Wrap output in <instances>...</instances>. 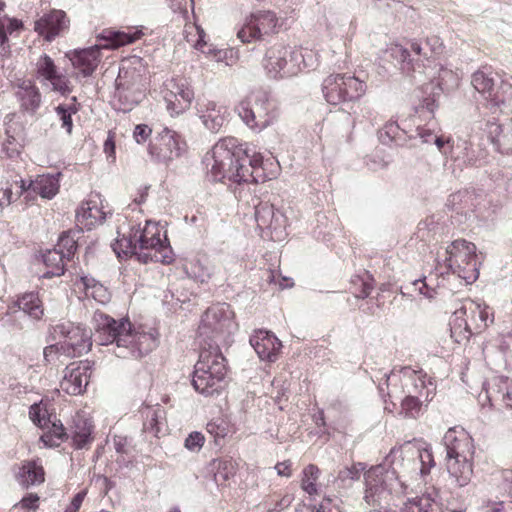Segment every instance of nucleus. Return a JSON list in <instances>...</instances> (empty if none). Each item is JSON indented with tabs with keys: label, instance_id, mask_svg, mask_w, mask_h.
<instances>
[{
	"label": "nucleus",
	"instance_id": "f257e3e1",
	"mask_svg": "<svg viewBox=\"0 0 512 512\" xmlns=\"http://www.w3.org/2000/svg\"><path fill=\"white\" fill-rule=\"evenodd\" d=\"M396 480L393 487L396 496H408L435 466L431 447L423 441H407L390 452Z\"/></svg>",
	"mask_w": 512,
	"mask_h": 512
},
{
	"label": "nucleus",
	"instance_id": "f03ea898",
	"mask_svg": "<svg viewBox=\"0 0 512 512\" xmlns=\"http://www.w3.org/2000/svg\"><path fill=\"white\" fill-rule=\"evenodd\" d=\"M96 337L100 345L115 343L114 353L119 358H141L157 346L151 333L132 330L127 319L115 320L103 312H95Z\"/></svg>",
	"mask_w": 512,
	"mask_h": 512
},
{
	"label": "nucleus",
	"instance_id": "7ed1b4c3",
	"mask_svg": "<svg viewBox=\"0 0 512 512\" xmlns=\"http://www.w3.org/2000/svg\"><path fill=\"white\" fill-rule=\"evenodd\" d=\"M242 153L235 138L221 139L204 158L208 175L213 181L228 180L239 185L256 181L257 176L245 165L248 159L241 157Z\"/></svg>",
	"mask_w": 512,
	"mask_h": 512
},
{
	"label": "nucleus",
	"instance_id": "20e7f679",
	"mask_svg": "<svg viewBox=\"0 0 512 512\" xmlns=\"http://www.w3.org/2000/svg\"><path fill=\"white\" fill-rule=\"evenodd\" d=\"M319 64L316 51L307 48L274 44L269 47L262 60V66L271 78L293 77L306 69H315Z\"/></svg>",
	"mask_w": 512,
	"mask_h": 512
},
{
	"label": "nucleus",
	"instance_id": "39448f33",
	"mask_svg": "<svg viewBox=\"0 0 512 512\" xmlns=\"http://www.w3.org/2000/svg\"><path fill=\"white\" fill-rule=\"evenodd\" d=\"M463 429L450 428L444 435L446 469L452 484L464 487L471 481L473 445Z\"/></svg>",
	"mask_w": 512,
	"mask_h": 512
},
{
	"label": "nucleus",
	"instance_id": "423d86ee",
	"mask_svg": "<svg viewBox=\"0 0 512 512\" xmlns=\"http://www.w3.org/2000/svg\"><path fill=\"white\" fill-rule=\"evenodd\" d=\"M227 374L226 360L219 347L203 348L195 364L192 378L194 389L205 396L219 392Z\"/></svg>",
	"mask_w": 512,
	"mask_h": 512
},
{
	"label": "nucleus",
	"instance_id": "0eeeda50",
	"mask_svg": "<svg viewBox=\"0 0 512 512\" xmlns=\"http://www.w3.org/2000/svg\"><path fill=\"white\" fill-rule=\"evenodd\" d=\"M493 322L490 308L473 300H466L450 320L451 337L458 344L466 343L473 334L480 333Z\"/></svg>",
	"mask_w": 512,
	"mask_h": 512
},
{
	"label": "nucleus",
	"instance_id": "6e6552de",
	"mask_svg": "<svg viewBox=\"0 0 512 512\" xmlns=\"http://www.w3.org/2000/svg\"><path fill=\"white\" fill-rule=\"evenodd\" d=\"M134 241L139 244L138 259L143 263L160 262L170 264L174 254L168 242L166 232L158 223L147 220L143 228H132Z\"/></svg>",
	"mask_w": 512,
	"mask_h": 512
},
{
	"label": "nucleus",
	"instance_id": "1a4fd4ad",
	"mask_svg": "<svg viewBox=\"0 0 512 512\" xmlns=\"http://www.w3.org/2000/svg\"><path fill=\"white\" fill-rule=\"evenodd\" d=\"M236 327L230 306L220 303L205 311L198 327V336L203 342L211 341L210 344L219 347V344L227 343Z\"/></svg>",
	"mask_w": 512,
	"mask_h": 512
},
{
	"label": "nucleus",
	"instance_id": "9d476101",
	"mask_svg": "<svg viewBox=\"0 0 512 512\" xmlns=\"http://www.w3.org/2000/svg\"><path fill=\"white\" fill-rule=\"evenodd\" d=\"M324 98L329 104L356 102L367 92L364 80L350 74H331L322 83Z\"/></svg>",
	"mask_w": 512,
	"mask_h": 512
},
{
	"label": "nucleus",
	"instance_id": "9b49d317",
	"mask_svg": "<svg viewBox=\"0 0 512 512\" xmlns=\"http://www.w3.org/2000/svg\"><path fill=\"white\" fill-rule=\"evenodd\" d=\"M446 255V265L454 274L468 284L478 279L479 269L474 243L457 239L446 247Z\"/></svg>",
	"mask_w": 512,
	"mask_h": 512
},
{
	"label": "nucleus",
	"instance_id": "f8f14e48",
	"mask_svg": "<svg viewBox=\"0 0 512 512\" xmlns=\"http://www.w3.org/2000/svg\"><path fill=\"white\" fill-rule=\"evenodd\" d=\"M396 378L401 382V389L396 384H392L389 390V396L394 398H401L402 395L417 396L424 400H430L434 396L436 386L432 379L427 376L422 370H413L409 367H404L397 375L394 371L388 377V381H395Z\"/></svg>",
	"mask_w": 512,
	"mask_h": 512
},
{
	"label": "nucleus",
	"instance_id": "ddd939ff",
	"mask_svg": "<svg viewBox=\"0 0 512 512\" xmlns=\"http://www.w3.org/2000/svg\"><path fill=\"white\" fill-rule=\"evenodd\" d=\"M237 111L246 125L257 131L265 129L277 118L275 105L264 93L251 95L239 104Z\"/></svg>",
	"mask_w": 512,
	"mask_h": 512
},
{
	"label": "nucleus",
	"instance_id": "4468645a",
	"mask_svg": "<svg viewBox=\"0 0 512 512\" xmlns=\"http://www.w3.org/2000/svg\"><path fill=\"white\" fill-rule=\"evenodd\" d=\"M365 478V501L372 506L381 504L389 494H395V472L389 471L383 465L371 467L364 474Z\"/></svg>",
	"mask_w": 512,
	"mask_h": 512
},
{
	"label": "nucleus",
	"instance_id": "2eb2a0df",
	"mask_svg": "<svg viewBox=\"0 0 512 512\" xmlns=\"http://www.w3.org/2000/svg\"><path fill=\"white\" fill-rule=\"evenodd\" d=\"M54 334L60 339L66 357L81 356L92 346L91 330L69 321L56 325Z\"/></svg>",
	"mask_w": 512,
	"mask_h": 512
},
{
	"label": "nucleus",
	"instance_id": "dca6fc26",
	"mask_svg": "<svg viewBox=\"0 0 512 512\" xmlns=\"http://www.w3.org/2000/svg\"><path fill=\"white\" fill-rule=\"evenodd\" d=\"M186 150V142L176 131L164 128L151 140L148 153L155 162L168 165Z\"/></svg>",
	"mask_w": 512,
	"mask_h": 512
},
{
	"label": "nucleus",
	"instance_id": "f3484780",
	"mask_svg": "<svg viewBox=\"0 0 512 512\" xmlns=\"http://www.w3.org/2000/svg\"><path fill=\"white\" fill-rule=\"evenodd\" d=\"M278 18L272 11H257L247 16L237 31L242 43H253L277 31Z\"/></svg>",
	"mask_w": 512,
	"mask_h": 512
},
{
	"label": "nucleus",
	"instance_id": "a211bd4d",
	"mask_svg": "<svg viewBox=\"0 0 512 512\" xmlns=\"http://www.w3.org/2000/svg\"><path fill=\"white\" fill-rule=\"evenodd\" d=\"M35 73L37 79L44 86H50L52 91L62 95L72 91L69 79L58 71L53 59L47 54H43L38 58L35 64Z\"/></svg>",
	"mask_w": 512,
	"mask_h": 512
},
{
	"label": "nucleus",
	"instance_id": "6ab92c4d",
	"mask_svg": "<svg viewBox=\"0 0 512 512\" xmlns=\"http://www.w3.org/2000/svg\"><path fill=\"white\" fill-rule=\"evenodd\" d=\"M164 99L171 115H179L187 110L194 98V92L183 78H172L165 84Z\"/></svg>",
	"mask_w": 512,
	"mask_h": 512
},
{
	"label": "nucleus",
	"instance_id": "aec40b11",
	"mask_svg": "<svg viewBox=\"0 0 512 512\" xmlns=\"http://www.w3.org/2000/svg\"><path fill=\"white\" fill-rule=\"evenodd\" d=\"M401 512H462V510L444 505L440 492L435 487L427 488L424 493L407 497Z\"/></svg>",
	"mask_w": 512,
	"mask_h": 512
},
{
	"label": "nucleus",
	"instance_id": "412c9836",
	"mask_svg": "<svg viewBox=\"0 0 512 512\" xmlns=\"http://www.w3.org/2000/svg\"><path fill=\"white\" fill-rule=\"evenodd\" d=\"M91 366L88 361L73 362L65 370L60 388L70 395L82 394L91 378Z\"/></svg>",
	"mask_w": 512,
	"mask_h": 512
},
{
	"label": "nucleus",
	"instance_id": "4be33fe9",
	"mask_svg": "<svg viewBox=\"0 0 512 512\" xmlns=\"http://www.w3.org/2000/svg\"><path fill=\"white\" fill-rule=\"evenodd\" d=\"M70 19L63 10L53 9L35 21L34 30L46 41L51 42L66 32Z\"/></svg>",
	"mask_w": 512,
	"mask_h": 512
},
{
	"label": "nucleus",
	"instance_id": "5701e85b",
	"mask_svg": "<svg viewBox=\"0 0 512 512\" xmlns=\"http://www.w3.org/2000/svg\"><path fill=\"white\" fill-rule=\"evenodd\" d=\"M101 45H93L84 49H75L66 53L75 70V77H90L101 61Z\"/></svg>",
	"mask_w": 512,
	"mask_h": 512
},
{
	"label": "nucleus",
	"instance_id": "b1692460",
	"mask_svg": "<svg viewBox=\"0 0 512 512\" xmlns=\"http://www.w3.org/2000/svg\"><path fill=\"white\" fill-rule=\"evenodd\" d=\"M250 344L261 360L276 361L282 347L279 339L268 331L258 330L250 338Z\"/></svg>",
	"mask_w": 512,
	"mask_h": 512
},
{
	"label": "nucleus",
	"instance_id": "393cba45",
	"mask_svg": "<svg viewBox=\"0 0 512 512\" xmlns=\"http://www.w3.org/2000/svg\"><path fill=\"white\" fill-rule=\"evenodd\" d=\"M198 114L207 129L218 132L226 122L229 112L226 106L206 100L198 104Z\"/></svg>",
	"mask_w": 512,
	"mask_h": 512
},
{
	"label": "nucleus",
	"instance_id": "a878e982",
	"mask_svg": "<svg viewBox=\"0 0 512 512\" xmlns=\"http://www.w3.org/2000/svg\"><path fill=\"white\" fill-rule=\"evenodd\" d=\"M14 94L22 110L34 113L41 105V93L31 79H19Z\"/></svg>",
	"mask_w": 512,
	"mask_h": 512
},
{
	"label": "nucleus",
	"instance_id": "bb28decb",
	"mask_svg": "<svg viewBox=\"0 0 512 512\" xmlns=\"http://www.w3.org/2000/svg\"><path fill=\"white\" fill-rule=\"evenodd\" d=\"M105 219V213L97 199H89L81 203L76 210V222L81 229L91 230Z\"/></svg>",
	"mask_w": 512,
	"mask_h": 512
},
{
	"label": "nucleus",
	"instance_id": "cd10ccee",
	"mask_svg": "<svg viewBox=\"0 0 512 512\" xmlns=\"http://www.w3.org/2000/svg\"><path fill=\"white\" fill-rule=\"evenodd\" d=\"M16 308L35 321L41 320L44 316L43 302L38 293L35 292H26L19 295L16 301L9 306V310L11 313H15Z\"/></svg>",
	"mask_w": 512,
	"mask_h": 512
},
{
	"label": "nucleus",
	"instance_id": "c85d7f7f",
	"mask_svg": "<svg viewBox=\"0 0 512 512\" xmlns=\"http://www.w3.org/2000/svg\"><path fill=\"white\" fill-rule=\"evenodd\" d=\"M143 35L144 33L139 28H134L133 31L129 32L105 29L97 35V39L106 42V44L101 46L102 48L114 50L136 42L141 39Z\"/></svg>",
	"mask_w": 512,
	"mask_h": 512
},
{
	"label": "nucleus",
	"instance_id": "c756f323",
	"mask_svg": "<svg viewBox=\"0 0 512 512\" xmlns=\"http://www.w3.org/2000/svg\"><path fill=\"white\" fill-rule=\"evenodd\" d=\"M255 219L258 227L269 228L274 231L281 230L286 225L285 216L276 211L272 204L260 203L255 208Z\"/></svg>",
	"mask_w": 512,
	"mask_h": 512
},
{
	"label": "nucleus",
	"instance_id": "7c9ffc66",
	"mask_svg": "<svg viewBox=\"0 0 512 512\" xmlns=\"http://www.w3.org/2000/svg\"><path fill=\"white\" fill-rule=\"evenodd\" d=\"M144 67L139 57L124 60L119 69L117 81L121 86H134L143 78Z\"/></svg>",
	"mask_w": 512,
	"mask_h": 512
},
{
	"label": "nucleus",
	"instance_id": "2f4dec72",
	"mask_svg": "<svg viewBox=\"0 0 512 512\" xmlns=\"http://www.w3.org/2000/svg\"><path fill=\"white\" fill-rule=\"evenodd\" d=\"M16 479L23 488L40 485L45 481L44 469L35 461H25L19 468Z\"/></svg>",
	"mask_w": 512,
	"mask_h": 512
},
{
	"label": "nucleus",
	"instance_id": "473e14b6",
	"mask_svg": "<svg viewBox=\"0 0 512 512\" xmlns=\"http://www.w3.org/2000/svg\"><path fill=\"white\" fill-rule=\"evenodd\" d=\"M487 394L489 401H500L506 407L512 408V380L508 377L494 378Z\"/></svg>",
	"mask_w": 512,
	"mask_h": 512
},
{
	"label": "nucleus",
	"instance_id": "72a5a7b5",
	"mask_svg": "<svg viewBox=\"0 0 512 512\" xmlns=\"http://www.w3.org/2000/svg\"><path fill=\"white\" fill-rule=\"evenodd\" d=\"M75 285L79 289L84 290L86 297L93 298L101 304H105L110 300V293L108 289L93 278L88 276L81 277L75 282Z\"/></svg>",
	"mask_w": 512,
	"mask_h": 512
},
{
	"label": "nucleus",
	"instance_id": "f704fd0d",
	"mask_svg": "<svg viewBox=\"0 0 512 512\" xmlns=\"http://www.w3.org/2000/svg\"><path fill=\"white\" fill-rule=\"evenodd\" d=\"M58 175H39L31 181L29 187L33 192L39 194L42 198L52 199L59 191Z\"/></svg>",
	"mask_w": 512,
	"mask_h": 512
},
{
	"label": "nucleus",
	"instance_id": "c9c22d12",
	"mask_svg": "<svg viewBox=\"0 0 512 512\" xmlns=\"http://www.w3.org/2000/svg\"><path fill=\"white\" fill-rule=\"evenodd\" d=\"M43 263L47 271L43 274L44 278L61 276L64 273V252L58 249L47 250L42 255Z\"/></svg>",
	"mask_w": 512,
	"mask_h": 512
},
{
	"label": "nucleus",
	"instance_id": "e433bc0d",
	"mask_svg": "<svg viewBox=\"0 0 512 512\" xmlns=\"http://www.w3.org/2000/svg\"><path fill=\"white\" fill-rule=\"evenodd\" d=\"M320 476V469L314 465L309 464L302 471L301 488L310 496L320 494V485L317 483Z\"/></svg>",
	"mask_w": 512,
	"mask_h": 512
},
{
	"label": "nucleus",
	"instance_id": "4c0bfd02",
	"mask_svg": "<svg viewBox=\"0 0 512 512\" xmlns=\"http://www.w3.org/2000/svg\"><path fill=\"white\" fill-rule=\"evenodd\" d=\"M92 425L87 419L78 418L75 421L73 442L77 449L87 447L92 441Z\"/></svg>",
	"mask_w": 512,
	"mask_h": 512
},
{
	"label": "nucleus",
	"instance_id": "58836bf2",
	"mask_svg": "<svg viewBox=\"0 0 512 512\" xmlns=\"http://www.w3.org/2000/svg\"><path fill=\"white\" fill-rule=\"evenodd\" d=\"M47 428V432H45L40 440L44 443L47 447H57L60 445V443L65 439L66 433L65 429L60 421H54L47 423V425L44 427Z\"/></svg>",
	"mask_w": 512,
	"mask_h": 512
},
{
	"label": "nucleus",
	"instance_id": "ea45409f",
	"mask_svg": "<svg viewBox=\"0 0 512 512\" xmlns=\"http://www.w3.org/2000/svg\"><path fill=\"white\" fill-rule=\"evenodd\" d=\"M55 111L61 121V127L70 135L73 129L72 116L79 111V104L76 101V97H73L69 104L58 105Z\"/></svg>",
	"mask_w": 512,
	"mask_h": 512
},
{
	"label": "nucleus",
	"instance_id": "a19ab883",
	"mask_svg": "<svg viewBox=\"0 0 512 512\" xmlns=\"http://www.w3.org/2000/svg\"><path fill=\"white\" fill-rule=\"evenodd\" d=\"M185 40L196 50L204 52L207 46L204 30L195 23H186L183 30Z\"/></svg>",
	"mask_w": 512,
	"mask_h": 512
},
{
	"label": "nucleus",
	"instance_id": "79ce46f5",
	"mask_svg": "<svg viewBox=\"0 0 512 512\" xmlns=\"http://www.w3.org/2000/svg\"><path fill=\"white\" fill-rule=\"evenodd\" d=\"M496 143L504 153H512V118L495 128Z\"/></svg>",
	"mask_w": 512,
	"mask_h": 512
},
{
	"label": "nucleus",
	"instance_id": "37998d69",
	"mask_svg": "<svg viewBox=\"0 0 512 512\" xmlns=\"http://www.w3.org/2000/svg\"><path fill=\"white\" fill-rule=\"evenodd\" d=\"M460 80L461 75L457 71L441 68L437 78V87L442 92H449L459 86Z\"/></svg>",
	"mask_w": 512,
	"mask_h": 512
},
{
	"label": "nucleus",
	"instance_id": "c03bdc74",
	"mask_svg": "<svg viewBox=\"0 0 512 512\" xmlns=\"http://www.w3.org/2000/svg\"><path fill=\"white\" fill-rule=\"evenodd\" d=\"M473 87L486 99H491L492 97V91L494 87V79L491 76V74H488L484 71H476L472 75V81H471Z\"/></svg>",
	"mask_w": 512,
	"mask_h": 512
},
{
	"label": "nucleus",
	"instance_id": "a18cd8bd",
	"mask_svg": "<svg viewBox=\"0 0 512 512\" xmlns=\"http://www.w3.org/2000/svg\"><path fill=\"white\" fill-rule=\"evenodd\" d=\"M427 401L428 400L417 398V396L403 395L400 414L404 415V417L415 419L419 417L423 403Z\"/></svg>",
	"mask_w": 512,
	"mask_h": 512
},
{
	"label": "nucleus",
	"instance_id": "49530a36",
	"mask_svg": "<svg viewBox=\"0 0 512 512\" xmlns=\"http://www.w3.org/2000/svg\"><path fill=\"white\" fill-rule=\"evenodd\" d=\"M433 140L439 151L442 154L449 156L453 161H457L460 159V155H456L455 153L456 148H462L463 150H467L468 148V144L466 141H459L455 145L454 141H452L451 138L443 140L442 137L434 136Z\"/></svg>",
	"mask_w": 512,
	"mask_h": 512
},
{
	"label": "nucleus",
	"instance_id": "de8ad7c7",
	"mask_svg": "<svg viewBox=\"0 0 512 512\" xmlns=\"http://www.w3.org/2000/svg\"><path fill=\"white\" fill-rule=\"evenodd\" d=\"M114 252L118 257H121V254L125 256L131 254H139V244L134 241V232L131 229L128 237L123 236L121 239H117L116 243L112 245Z\"/></svg>",
	"mask_w": 512,
	"mask_h": 512
},
{
	"label": "nucleus",
	"instance_id": "09e8293b",
	"mask_svg": "<svg viewBox=\"0 0 512 512\" xmlns=\"http://www.w3.org/2000/svg\"><path fill=\"white\" fill-rule=\"evenodd\" d=\"M410 52L401 45L391 44L384 51V59L391 61L395 66L408 60Z\"/></svg>",
	"mask_w": 512,
	"mask_h": 512
},
{
	"label": "nucleus",
	"instance_id": "8fccbe9b",
	"mask_svg": "<svg viewBox=\"0 0 512 512\" xmlns=\"http://www.w3.org/2000/svg\"><path fill=\"white\" fill-rule=\"evenodd\" d=\"M243 153L241 154V157H247V162L245 165L249 168L250 172H252L255 176H257V180L255 182H258L260 178L259 174V168L261 167L263 163V156L261 153L256 151H251L248 147L242 148ZM252 181L251 183H253Z\"/></svg>",
	"mask_w": 512,
	"mask_h": 512
},
{
	"label": "nucleus",
	"instance_id": "3c124183",
	"mask_svg": "<svg viewBox=\"0 0 512 512\" xmlns=\"http://www.w3.org/2000/svg\"><path fill=\"white\" fill-rule=\"evenodd\" d=\"M29 417L34 424L41 428H44L50 420L46 406L42 402L31 405Z\"/></svg>",
	"mask_w": 512,
	"mask_h": 512
},
{
	"label": "nucleus",
	"instance_id": "603ef678",
	"mask_svg": "<svg viewBox=\"0 0 512 512\" xmlns=\"http://www.w3.org/2000/svg\"><path fill=\"white\" fill-rule=\"evenodd\" d=\"M22 27V23L17 19H11L7 17L0 18V43L4 45L8 40V34L19 30Z\"/></svg>",
	"mask_w": 512,
	"mask_h": 512
},
{
	"label": "nucleus",
	"instance_id": "864d4df0",
	"mask_svg": "<svg viewBox=\"0 0 512 512\" xmlns=\"http://www.w3.org/2000/svg\"><path fill=\"white\" fill-rule=\"evenodd\" d=\"M56 249L63 251L65 259H69L77 249V242L70 234L63 233L59 238Z\"/></svg>",
	"mask_w": 512,
	"mask_h": 512
},
{
	"label": "nucleus",
	"instance_id": "5fc2aeb1",
	"mask_svg": "<svg viewBox=\"0 0 512 512\" xmlns=\"http://www.w3.org/2000/svg\"><path fill=\"white\" fill-rule=\"evenodd\" d=\"M22 145L20 141L7 133L2 144V151L9 158H17L21 153Z\"/></svg>",
	"mask_w": 512,
	"mask_h": 512
},
{
	"label": "nucleus",
	"instance_id": "6e6d98bb",
	"mask_svg": "<svg viewBox=\"0 0 512 512\" xmlns=\"http://www.w3.org/2000/svg\"><path fill=\"white\" fill-rule=\"evenodd\" d=\"M503 96L500 98L498 95L495 98H491V101L495 106H498L502 112L509 113L512 112V87L509 85H505L502 87Z\"/></svg>",
	"mask_w": 512,
	"mask_h": 512
},
{
	"label": "nucleus",
	"instance_id": "4d7b16f0",
	"mask_svg": "<svg viewBox=\"0 0 512 512\" xmlns=\"http://www.w3.org/2000/svg\"><path fill=\"white\" fill-rule=\"evenodd\" d=\"M236 473L235 466L230 460H222L218 464L217 472L215 473L216 481H226L234 476Z\"/></svg>",
	"mask_w": 512,
	"mask_h": 512
},
{
	"label": "nucleus",
	"instance_id": "13d9d810",
	"mask_svg": "<svg viewBox=\"0 0 512 512\" xmlns=\"http://www.w3.org/2000/svg\"><path fill=\"white\" fill-rule=\"evenodd\" d=\"M365 470L363 463H356L350 467H345L339 471L338 478L342 481L345 480H358L361 473Z\"/></svg>",
	"mask_w": 512,
	"mask_h": 512
},
{
	"label": "nucleus",
	"instance_id": "bf43d9fd",
	"mask_svg": "<svg viewBox=\"0 0 512 512\" xmlns=\"http://www.w3.org/2000/svg\"><path fill=\"white\" fill-rule=\"evenodd\" d=\"M160 410L155 409H147L146 411V420L144 422L143 428L145 431H149L157 436L160 429L158 427V418L160 417Z\"/></svg>",
	"mask_w": 512,
	"mask_h": 512
},
{
	"label": "nucleus",
	"instance_id": "052dcab7",
	"mask_svg": "<svg viewBox=\"0 0 512 512\" xmlns=\"http://www.w3.org/2000/svg\"><path fill=\"white\" fill-rule=\"evenodd\" d=\"M189 274L201 283L208 281L211 277L210 271L199 260L191 263Z\"/></svg>",
	"mask_w": 512,
	"mask_h": 512
},
{
	"label": "nucleus",
	"instance_id": "680f3d73",
	"mask_svg": "<svg viewBox=\"0 0 512 512\" xmlns=\"http://www.w3.org/2000/svg\"><path fill=\"white\" fill-rule=\"evenodd\" d=\"M204 444V436L200 432H192L185 439V447L190 451H199Z\"/></svg>",
	"mask_w": 512,
	"mask_h": 512
},
{
	"label": "nucleus",
	"instance_id": "e2e57ef3",
	"mask_svg": "<svg viewBox=\"0 0 512 512\" xmlns=\"http://www.w3.org/2000/svg\"><path fill=\"white\" fill-rule=\"evenodd\" d=\"M64 356L62 352V344L59 342L57 344L49 345L45 347L43 351L44 359L47 363H53L59 359L60 356Z\"/></svg>",
	"mask_w": 512,
	"mask_h": 512
},
{
	"label": "nucleus",
	"instance_id": "0e129e2a",
	"mask_svg": "<svg viewBox=\"0 0 512 512\" xmlns=\"http://www.w3.org/2000/svg\"><path fill=\"white\" fill-rule=\"evenodd\" d=\"M152 129L146 124L136 125L133 131V138L138 144H143L151 136Z\"/></svg>",
	"mask_w": 512,
	"mask_h": 512
},
{
	"label": "nucleus",
	"instance_id": "69168bd1",
	"mask_svg": "<svg viewBox=\"0 0 512 512\" xmlns=\"http://www.w3.org/2000/svg\"><path fill=\"white\" fill-rule=\"evenodd\" d=\"M22 509L37 510L39 507V496L35 493H30L23 497L21 501L16 505Z\"/></svg>",
	"mask_w": 512,
	"mask_h": 512
},
{
	"label": "nucleus",
	"instance_id": "338daca9",
	"mask_svg": "<svg viewBox=\"0 0 512 512\" xmlns=\"http://www.w3.org/2000/svg\"><path fill=\"white\" fill-rule=\"evenodd\" d=\"M410 286L414 287L418 291L419 295H423L427 298H433L435 291L427 287V284L423 279H417L410 283Z\"/></svg>",
	"mask_w": 512,
	"mask_h": 512
},
{
	"label": "nucleus",
	"instance_id": "774afa93",
	"mask_svg": "<svg viewBox=\"0 0 512 512\" xmlns=\"http://www.w3.org/2000/svg\"><path fill=\"white\" fill-rule=\"evenodd\" d=\"M488 512H512V501L495 503Z\"/></svg>",
	"mask_w": 512,
	"mask_h": 512
}]
</instances>
